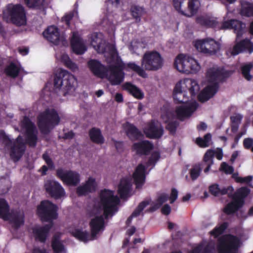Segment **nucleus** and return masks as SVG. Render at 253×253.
Here are the masks:
<instances>
[{"label": "nucleus", "mask_w": 253, "mask_h": 253, "mask_svg": "<svg viewBox=\"0 0 253 253\" xmlns=\"http://www.w3.org/2000/svg\"><path fill=\"white\" fill-rule=\"evenodd\" d=\"M200 90V86L197 82L192 79H185L183 81V85L181 81L178 82L174 88L173 98L176 104H186L189 101V97L187 95L188 90L192 97H195Z\"/></svg>", "instance_id": "nucleus-1"}, {"label": "nucleus", "mask_w": 253, "mask_h": 253, "mask_svg": "<svg viewBox=\"0 0 253 253\" xmlns=\"http://www.w3.org/2000/svg\"><path fill=\"white\" fill-rule=\"evenodd\" d=\"M2 19L7 23L16 26L25 25L27 23L26 12L21 4L9 3L2 13Z\"/></svg>", "instance_id": "nucleus-2"}, {"label": "nucleus", "mask_w": 253, "mask_h": 253, "mask_svg": "<svg viewBox=\"0 0 253 253\" xmlns=\"http://www.w3.org/2000/svg\"><path fill=\"white\" fill-rule=\"evenodd\" d=\"M37 124L41 132L48 134L50 130L58 125L60 118L54 109H46L37 117Z\"/></svg>", "instance_id": "nucleus-3"}, {"label": "nucleus", "mask_w": 253, "mask_h": 253, "mask_svg": "<svg viewBox=\"0 0 253 253\" xmlns=\"http://www.w3.org/2000/svg\"><path fill=\"white\" fill-rule=\"evenodd\" d=\"M0 138L6 147H10V156L14 162L18 161L23 156L26 149L25 143L22 136L19 135L13 142L4 131L0 132Z\"/></svg>", "instance_id": "nucleus-4"}, {"label": "nucleus", "mask_w": 253, "mask_h": 253, "mask_svg": "<svg viewBox=\"0 0 253 253\" xmlns=\"http://www.w3.org/2000/svg\"><path fill=\"white\" fill-rule=\"evenodd\" d=\"M99 196L105 218L113 216L118 211L117 206L120 203L119 198L114 195L112 191L105 189L101 191Z\"/></svg>", "instance_id": "nucleus-5"}, {"label": "nucleus", "mask_w": 253, "mask_h": 253, "mask_svg": "<svg viewBox=\"0 0 253 253\" xmlns=\"http://www.w3.org/2000/svg\"><path fill=\"white\" fill-rule=\"evenodd\" d=\"M174 67L179 72L186 74L196 73L201 68L194 58L182 54H179L176 57L174 62Z\"/></svg>", "instance_id": "nucleus-6"}, {"label": "nucleus", "mask_w": 253, "mask_h": 253, "mask_svg": "<svg viewBox=\"0 0 253 253\" xmlns=\"http://www.w3.org/2000/svg\"><path fill=\"white\" fill-rule=\"evenodd\" d=\"M57 206L49 200L41 202L37 208V214L42 221L53 223L58 218Z\"/></svg>", "instance_id": "nucleus-7"}, {"label": "nucleus", "mask_w": 253, "mask_h": 253, "mask_svg": "<svg viewBox=\"0 0 253 253\" xmlns=\"http://www.w3.org/2000/svg\"><path fill=\"white\" fill-rule=\"evenodd\" d=\"M240 240L231 234L222 235L217 242V250L219 253H238Z\"/></svg>", "instance_id": "nucleus-8"}, {"label": "nucleus", "mask_w": 253, "mask_h": 253, "mask_svg": "<svg viewBox=\"0 0 253 253\" xmlns=\"http://www.w3.org/2000/svg\"><path fill=\"white\" fill-rule=\"evenodd\" d=\"M76 83L75 77L66 70L60 69L54 76L53 85L56 89L62 88L68 91L75 86Z\"/></svg>", "instance_id": "nucleus-9"}, {"label": "nucleus", "mask_w": 253, "mask_h": 253, "mask_svg": "<svg viewBox=\"0 0 253 253\" xmlns=\"http://www.w3.org/2000/svg\"><path fill=\"white\" fill-rule=\"evenodd\" d=\"M172 2L175 9L187 17L196 15L201 5L199 0H173Z\"/></svg>", "instance_id": "nucleus-10"}, {"label": "nucleus", "mask_w": 253, "mask_h": 253, "mask_svg": "<svg viewBox=\"0 0 253 253\" xmlns=\"http://www.w3.org/2000/svg\"><path fill=\"white\" fill-rule=\"evenodd\" d=\"M163 65V59L156 51H147L142 57V66L146 71H157Z\"/></svg>", "instance_id": "nucleus-11"}, {"label": "nucleus", "mask_w": 253, "mask_h": 253, "mask_svg": "<svg viewBox=\"0 0 253 253\" xmlns=\"http://www.w3.org/2000/svg\"><path fill=\"white\" fill-rule=\"evenodd\" d=\"M55 175L64 184L68 186H77L81 181L80 173L75 170H67L62 168H59L56 170Z\"/></svg>", "instance_id": "nucleus-12"}, {"label": "nucleus", "mask_w": 253, "mask_h": 253, "mask_svg": "<svg viewBox=\"0 0 253 253\" xmlns=\"http://www.w3.org/2000/svg\"><path fill=\"white\" fill-rule=\"evenodd\" d=\"M196 48L199 51L206 55H214L219 50V43L211 38L198 40L195 43Z\"/></svg>", "instance_id": "nucleus-13"}, {"label": "nucleus", "mask_w": 253, "mask_h": 253, "mask_svg": "<svg viewBox=\"0 0 253 253\" xmlns=\"http://www.w3.org/2000/svg\"><path fill=\"white\" fill-rule=\"evenodd\" d=\"M44 188L46 192L55 200H59L66 195V192L57 181L52 179H47L44 181Z\"/></svg>", "instance_id": "nucleus-14"}, {"label": "nucleus", "mask_w": 253, "mask_h": 253, "mask_svg": "<svg viewBox=\"0 0 253 253\" xmlns=\"http://www.w3.org/2000/svg\"><path fill=\"white\" fill-rule=\"evenodd\" d=\"M143 132L146 137L149 139H157L163 136L164 129L161 124L152 120L145 127Z\"/></svg>", "instance_id": "nucleus-15"}, {"label": "nucleus", "mask_w": 253, "mask_h": 253, "mask_svg": "<svg viewBox=\"0 0 253 253\" xmlns=\"http://www.w3.org/2000/svg\"><path fill=\"white\" fill-rule=\"evenodd\" d=\"M108 70L109 75H108V80L113 85H119L124 81L125 73L120 65H110Z\"/></svg>", "instance_id": "nucleus-16"}, {"label": "nucleus", "mask_w": 253, "mask_h": 253, "mask_svg": "<svg viewBox=\"0 0 253 253\" xmlns=\"http://www.w3.org/2000/svg\"><path fill=\"white\" fill-rule=\"evenodd\" d=\"M198 104L196 102L186 104L177 106L176 107V113L177 119L181 121H184L186 118L190 117L192 114L197 110Z\"/></svg>", "instance_id": "nucleus-17"}, {"label": "nucleus", "mask_w": 253, "mask_h": 253, "mask_svg": "<svg viewBox=\"0 0 253 253\" xmlns=\"http://www.w3.org/2000/svg\"><path fill=\"white\" fill-rule=\"evenodd\" d=\"M87 66L91 73L96 77L101 79L107 77V68L98 60H89L87 62Z\"/></svg>", "instance_id": "nucleus-18"}, {"label": "nucleus", "mask_w": 253, "mask_h": 253, "mask_svg": "<svg viewBox=\"0 0 253 253\" xmlns=\"http://www.w3.org/2000/svg\"><path fill=\"white\" fill-rule=\"evenodd\" d=\"M25 215L19 210H13L9 212L6 217L7 220L12 225V227L15 230H18L24 224Z\"/></svg>", "instance_id": "nucleus-19"}, {"label": "nucleus", "mask_w": 253, "mask_h": 253, "mask_svg": "<svg viewBox=\"0 0 253 253\" xmlns=\"http://www.w3.org/2000/svg\"><path fill=\"white\" fill-rule=\"evenodd\" d=\"M248 51L249 53L253 52V43L250 40L246 39L235 44L232 48H229L228 52L231 55H236L240 53Z\"/></svg>", "instance_id": "nucleus-20"}, {"label": "nucleus", "mask_w": 253, "mask_h": 253, "mask_svg": "<svg viewBox=\"0 0 253 253\" xmlns=\"http://www.w3.org/2000/svg\"><path fill=\"white\" fill-rule=\"evenodd\" d=\"M219 87L218 83H214L212 84L208 85L198 95V100L202 103L208 101L216 93Z\"/></svg>", "instance_id": "nucleus-21"}, {"label": "nucleus", "mask_w": 253, "mask_h": 253, "mask_svg": "<svg viewBox=\"0 0 253 253\" xmlns=\"http://www.w3.org/2000/svg\"><path fill=\"white\" fill-rule=\"evenodd\" d=\"M145 167L142 164H139L136 167L134 172L132 174L134 184L136 188L140 189L145 184L146 179Z\"/></svg>", "instance_id": "nucleus-22"}, {"label": "nucleus", "mask_w": 253, "mask_h": 253, "mask_svg": "<svg viewBox=\"0 0 253 253\" xmlns=\"http://www.w3.org/2000/svg\"><path fill=\"white\" fill-rule=\"evenodd\" d=\"M104 219L101 215L96 216L91 219L89 223L91 231L90 240L95 239L99 232L104 230Z\"/></svg>", "instance_id": "nucleus-23"}, {"label": "nucleus", "mask_w": 253, "mask_h": 253, "mask_svg": "<svg viewBox=\"0 0 253 253\" xmlns=\"http://www.w3.org/2000/svg\"><path fill=\"white\" fill-rule=\"evenodd\" d=\"M71 46L73 52L77 55H82L86 50L82 39L78 32L74 31L71 39Z\"/></svg>", "instance_id": "nucleus-24"}, {"label": "nucleus", "mask_w": 253, "mask_h": 253, "mask_svg": "<svg viewBox=\"0 0 253 253\" xmlns=\"http://www.w3.org/2000/svg\"><path fill=\"white\" fill-rule=\"evenodd\" d=\"M245 27V25L242 22L235 19L223 21L221 25L222 29H233L238 37L243 35Z\"/></svg>", "instance_id": "nucleus-25"}, {"label": "nucleus", "mask_w": 253, "mask_h": 253, "mask_svg": "<svg viewBox=\"0 0 253 253\" xmlns=\"http://www.w3.org/2000/svg\"><path fill=\"white\" fill-rule=\"evenodd\" d=\"M96 182L95 179L89 177L84 184L78 186L76 189V194L79 197L86 196L88 193L95 191Z\"/></svg>", "instance_id": "nucleus-26"}, {"label": "nucleus", "mask_w": 253, "mask_h": 253, "mask_svg": "<svg viewBox=\"0 0 253 253\" xmlns=\"http://www.w3.org/2000/svg\"><path fill=\"white\" fill-rule=\"evenodd\" d=\"M53 225V223H49L44 226L34 228L33 232L35 236L36 240L42 243H44Z\"/></svg>", "instance_id": "nucleus-27"}, {"label": "nucleus", "mask_w": 253, "mask_h": 253, "mask_svg": "<svg viewBox=\"0 0 253 253\" xmlns=\"http://www.w3.org/2000/svg\"><path fill=\"white\" fill-rule=\"evenodd\" d=\"M132 148L136 151L138 155H148L154 148V145L150 141L145 140L134 143L132 145Z\"/></svg>", "instance_id": "nucleus-28"}, {"label": "nucleus", "mask_w": 253, "mask_h": 253, "mask_svg": "<svg viewBox=\"0 0 253 253\" xmlns=\"http://www.w3.org/2000/svg\"><path fill=\"white\" fill-rule=\"evenodd\" d=\"M208 76L210 80L215 83H223L229 77L230 74L229 71H225L223 69H210L208 72Z\"/></svg>", "instance_id": "nucleus-29"}, {"label": "nucleus", "mask_w": 253, "mask_h": 253, "mask_svg": "<svg viewBox=\"0 0 253 253\" xmlns=\"http://www.w3.org/2000/svg\"><path fill=\"white\" fill-rule=\"evenodd\" d=\"M43 35L49 42L55 45L60 43V32L55 26H50L43 32Z\"/></svg>", "instance_id": "nucleus-30"}, {"label": "nucleus", "mask_w": 253, "mask_h": 253, "mask_svg": "<svg viewBox=\"0 0 253 253\" xmlns=\"http://www.w3.org/2000/svg\"><path fill=\"white\" fill-rule=\"evenodd\" d=\"M132 189L131 181L127 178L121 179L118 185V193L122 199H126L130 196Z\"/></svg>", "instance_id": "nucleus-31"}, {"label": "nucleus", "mask_w": 253, "mask_h": 253, "mask_svg": "<svg viewBox=\"0 0 253 253\" xmlns=\"http://www.w3.org/2000/svg\"><path fill=\"white\" fill-rule=\"evenodd\" d=\"M126 135L132 140H137L143 137L141 131L134 125L129 123L126 124Z\"/></svg>", "instance_id": "nucleus-32"}, {"label": "nucleus", "mask_w": 253, "mask_h": 253, "mask_svg": "<svg viewBox=\"0 0 253 253\" xmlns=\"http://www.w3.org/2000/svg\"><path fill=\"white\" fill-rule=\"evenodd\" d=\"M88 136L90 141L96 144H102L105 142V138L100 128L93 127L88 131Z\"/></svg>", "instance_id": "nucleus-33"}, {"label": "nucleus", "mask_w": 253, "mask_h": 253, "mask_svg": "<svg viewBox=\"0 0 253 253\" xmlns=\"http://www.w3.org/2000/svg\"><path fill=\"white\" fill-rule=\"evenodd\" d=\"M122 88L137 99H142L144 97L143 92L138 87L131 83L126 82L125 83L123 84Z\"/></svg>", "instance_id": "nucleus-34"}, {"label": "nucleus", "mask_w": 253, "mask_h": 253, "mask_svg": "<svg viewBox=\"0 0 253 253\" xmlns=\"http://www.w3.org/2000/svg\"><path fill=\"white\" fill-rule=\"evenodd\" d=\"M233 201L228 203L223 210L224 213L227 215H232L241 208L243 205L240 201L232 197Z\"/></svg>", "instance_id": "nucleus-35"}, {"label": "nucleus", "mask_w": 253, "mask_h": 253, "mask_svg": "<svg viewBox=\"0 0 253 253\" xmlns=\"http://www.w3.org/2000/svg\"><path fill=\"white\" fill-rule=\"evenodd\" d=\"M233 190L231 186H228L227 188H224L221 189L219 188V185L216 183L211 184L209 187L210 193L215 197L226 195L228 191Z\"/></svg>", "instance_id": "nucleus-36"}, {"label": "nucleus", "mask_w": 253, "mask_h": 253, "mask_svg": "<svg viewBox=\"0 0 253 253\" xmlns=\"http://www.w3.org/2000/svg\"><path fill=\"white\" fill-rule=\"evenodd\" d=\"M169 196L168 194L163 193L161 194L156 200L157 203L147 209L146 211L153 212L158 210L163 204L168 200Z\"/></svg>", "instance_id": "nucleus-37"}, {"label": "nucleus", "mask_w": 253, "mask_h": 253, "mask_svg": "<svg viewBox=\"0 0 253 253\" xmlns=\"http://www.w3.org/2000/svg\"><path fill=\"white\" fill-rule=\"evenodd\" d=\"M20 69L14 63L11 62L4 70V73L9 77L15 78L18 76Z\"/></svg>", "instance_id": "nucleus-38"}, {"label": "nucleus", "mask_w": 253, "mask_h": 253, "mask_svg": "<svg viewBox=\"0 0 253 253\" xmlns=\"http://www.w3.org/2000/svg\"><path fill=\"white\" fill-rule=\"evenodd\" d=\"M131 15L135 19L136 22L141 21V17L145 13V9L143 7L136 5H132L130 7Z\"/></svg>", "instance_id": "nucleus-39"}, {"label": "nucleus", "mask_w": 253, "mask_h": 253, "mask_svg": "<svg viewBox=\"0 0 253 253\" xmlns=\"http://www.w3.org/2000/svg\"><path fill=\"white\" fill-rule=\"evenodd\" d=\"M251 190L247 187H242L238 189L233 197L237 201H240L244 205L245 204L244 199L250 194Z\"/></svg>", "instance_id": "nucleus-40"}, {"label": "nucleus", "mask_w": 253, "mask_h": 253, "mask_svg": "<svg viewBox=\"0 0 253 253\" xmlns=\"http://www.w3.org/2000/svg\"><path fill=\"white\" fill-rule=\"evenodd\" d=\"M51 246L54 253H61L64 252L65 247L58 236H53Z\"/></svg>", "instance_id": "nucleus-41"}, {"label": "nucleus", "mask_w": 253, "mask_h": 253, "mask_svg": "<svg viewBox=\"0 0 253 253\" xmlns=\"http://www.w3.org/2000/svg\"><path fill=\"white\" fill-rule=\"evenodd\" d=\"M21 126L22 128H24L26 133L36 131V127L35 124L31 121L29 118L27 116H24L21 122Z\"/></svg>", "instance_id": "nucleus-42"}, {"label": "nucleus", "mask_w": 253, "mask_h": 253, "mask_svg": "<svg viewBox=\"0 0 253 253\" xmlns=\"http://www.w3.org/2000/svg\"><path fill=\"white\" fill-rule=\"evenodd\" d=\"M72 235L78 240L87 243L89 237L88 233L86 231H83L82 229H75L72 233Z\"/></svg>", "instance_id": "nucleus-43"}, {"label": "nucleus", "mask_w": 253, "mask_h": 253, "mask_svg": "<svg viewBox=\"0 0 253 253\" xmlns=\"http://www.w3.org/2000/svg\"><path fill=\"white\" fill-rule=\"evenodd\" d=\"M240 13L246 17L253 16V4L249 2L242 3Z\"/></svg>", "instance_id": "nucleus-44"}, {"label": "nucleus", "mask_w": 253, "mask_h": 253, "mask_svg": "<svg viewBox=\"0 0 253 253\" xmlns=\"http://www.w3.org/2000/svg\"><path fill=\"white\" fill-rule=\"evenodd\" d=\"M196 22L197 24L206 27H213L215 25V20H211L203 16L197 17Z\"/></svg>", "instance_id": "nucleus-45"}, {"label": "nucleus", "mask_w": 253, "mask_h": 253, "mask_svg": "<svg viewBox=\"0 0 253 253\" xmlns=\"http://www.w3.org/2000/svg\"><path fill=\"white\" fill-rule=\"evenodd\" d=\"M9 212V207L6 201L0 199V218L6 219Z\"/></svg>", "instance_id": "nucleus-46"}, {"label": "nucleus", "mask_w": 253, "mask_h": 253, "mask_svg": "<svg viewBox=\"0 0 253 253\" xmlns=\"http://www.w3.org/2000/svg\"><path fill=\"white\" fill-rule=\"evenodd\" d=\"M228 226V222H223L220 225L216 226L210 232V233L214 237L217 238L219 235L223 233Z\"/></svg>", "instance_id": "nucleus-47"}, {"label": "nucleus", "mask_w": 253, "mask_h": 253, "mask_svg": "<svg viewBox=\"0 0 253 253\" xmlns=\"http://www.w3.org/2000/svg\"><path fill=\"white\" fill-rule=\"evenodd\" d=\"M211 140V135L210 133H207L202 138L198 137L196 138V143L202 148H206L209 146L210 142Z\"/></svg>", "instance_id": "nucleus-48"}, {"label": "nucleus", "mask_w": 253, "mask_h": 253, "mask_svg": "<svg viewBox=\"0 0 253 253\" xmlns=\"http://www.w3.org/2000/svg\"><path fill=\"white\" fill-rule=\"evenodd\" d=\"M37 131H31L26 133V142L30 147H35L38 141Z\"/></svg>", "instance_id": "nucleus-49"}, {"label": "nucleus", "mask_w": 253, "mask_h": 253, "mask_svg": "<svg viewBox=\"0 0 253 253\" xmlns=\"http://www.w3.org/2000/svg\"><path fill=\"white\" fill-rule=\"evenodd\" d=\"M127 67L137 73L139 76L145 78L147 76L144 70L134 62H129L127 64Z\"/></svg>", "instance_id": "nucleus-50"}, {"label": "nucleus", "mask_w": 253, "mask_h": 253, "mask_svg": "<svg viewBox=\"0 0 253 253\" xmlns=\"http://www.w3.org/2000/svg\"><path fill=\"white\" fill-rule=\"evenodd\" d=\"M253 67V65L251 63L245 64L241 67L242 74L248 81H250L252 79V76L251 75L250 72Z\"/></svg>", "instance_id": "nucleus-51"}, {"label": "nucleus", "mask_w": 253, "mask_h": 253, "mask_svg": "<svg viewBox=\"0 0 253 253\" xmlns=\"http://www.w3.org/2000/svg\"><path fill=\"white\" fill-rule=\"evenodd\" d=\"M202 168L200 164L193 165L189 170V174L192 180L194 181L200 176Z\"/></svg>", "instance_id": "nucleus-52"}, {"label": "nucleus", "mask_w": 253, "mask_h": 253, "mask_svg": "<svg viewBox=\"0 0 253 253\" xmlns=\"http://www.w3.org/2000/svg\"><path fill=\"white\" fill-rule=\"evenodd\" d=\"M77 14L78 10L77 8H75L72 11L66 13L62 18V21L65 23L67 27H70L71 20L75 15Z\"/></svg>", "instance_id": "nucleus-53"}, {"label": "nucleus", "mask_w": 253, "mask_h": 253, "mask_svg": "<svg viewBox=\"0 0 253 253\" xmlns=\"http://www.w3.org/2000/svg\"><path fill=\"white\" fill-rule=\"evenodd\" d=\"M179 126V123L178 121H171L167 124L166 129L169 131L170 134L174 135Z\"/></svg>", "instance_id": "nucleus-54"}, {"label": "nucleus", "mask_w": 253, "mask_h": 253, "mask_svg": "<svg viewBox=\"0 0 253 253\" xmlns=\"http://www.w3.org/2000/svg\"><path fill=\"white\" fill-rule=\"evenodd\" d=\"M160 154L159 152H153L147 162V166L148 167L155 166L157 161L160 159Z\"/></svg>", "instance_id": "nucleus-55"}, {"label": "nucleus", "mask_w": 253, "mask_h": 253, "mask_svg": "<svg viewBox=\"0 0 253 253\" xmlns=\"http://www.w3.org/2000/svg\"><path fill=\"white\" fill-rule=\"evenodd\" d=\"M63 61L64 65L72 71L75 72L78 69L76 64L73 62L69 56H67L63 59Z\"/></svg>", "instance_id": "nucleus-56"}, {"label": "nucleus", "mask_w": 253, "mask_h": 253, "mask_svg": "<svg viewBox=\"0 0 253 253\" xmlns=\"http://www.w3.org/2000/svg\"><path fill=\"white\" fill-rule=\"evenodd\" d=\"M150 202L149 201H143L140 202L135 210L133 211L134 215H136L138 216L143 210L150 204Z\"/></svg>", "instance_id": "nucleus-57"}, {"label": "nucleus", "mask_w": 253, "mask_h": 253, "mask_svg": "<svg viewBox=\"0 0 253 253\" xmlns=\"http://www.w3.org/2000/svg\"><path fill=\"white\" fill-rule=\"evenodd\" d=\"M42 158L45 162L46 164L48 166V167L50 169H53L54 168V164L49 156L48 153L47 152H45L42 155Z\"/></svg>", "instance_id": "nucleus-58"}, {"label": "nucleus", "mask_w": 253, "mask_h": 253, "mask_svg": "<svg viewBox=\"0 0 253 253\" xmlns=\"http://www.w3.org/2000/svg\"><path fill=\"white\" fill-rule=\"evenodd\" d=\"M25 3L28 7H36L41 6L43 0H24Z\"/></svg>", "instance_id": "nucleus-59"}, {"label": "nucleus", "mask_w": 253, "mask_h": 253, "mask_svg": "<svg viewBox=\"0 0 253 253\" xmlns=\"http://www.w3.org/2000/svg\"><path fill=\"white\" fill-rule=\"evenodd\" d=\"M220 170L223 171L226 174H231L234 172V168L229 166L226 162H222L220 166Z\"/></svg>", "instance_id": "nucleus-60"}, {"label": "nucleus", "mask_w": 253, "mask_h": 253, "mask_svg": "<svg viewBox=\"0 0 253 253\" xmlns=\"http://www.w3.org/2000/svg\"><path fill=\"white\" fill-rule=\"evenodd\" d=\"M253 177L251 175H249L244 177H237L236 178V182L240 183H249L253 180Z\"/></svg>", "instance_id": "nucleus-61"}, {"label": "nucleus", "mask_w": 253, "mask_h": 253, "mask_svg": "<svg viewBox=\"0 0 253 253\" xmlns=\"http://www.w3.org/2000/svg\"><path fill=\"white\" fill-rule=\"evenodd\" d=\"M214 151L211 150H208L205 154L204 156V161L205 162H209L211 161L214 156Z\"/></svg>", "instance_id": "nucleus-62"}, {"label": "nucleus", "mask_w": 253, "mask_h": 253, "mask_svg": "<svg viewBox=\"0 0 253 253\" xmlns=\"http://www.w3.org/2000/svg\"><path fill=\"white\" fill-rule=\"evenodd\" d=\"M178 197V191L175 188H172L171 190L170 196L169 197L170 203L172 204L174 203Z\"/></svg>", "instance_id": "nucleus-63"}, {"label": "nucleus", "mask_w": 253, "mask_h": 253, "mask_svg": "<svg viewBox=\"0 0 253 253\" xmlns=\"http://www.w3.org/2000/svg\"><path fill=\"white\" fill-rule=\"evenodd\" d=\"M253 145V139L251 138H246L243 141V145L245 149H250Z\"/></svg>", "instance_id": "nucleus-64"}]
</instances>
